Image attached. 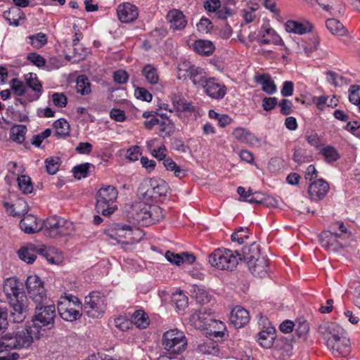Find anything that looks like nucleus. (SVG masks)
Segmentation results:
<instances>
[{"instance_id": "obj_43", "label": "nucleus", "mask_w": 360, "mask_h": 360, "mask_svg": "<svg viewBox=\"0 0 360 360\" xmlns=\"http://www.w3.org/2000/svg\"><path fill=\"white\" fill-rule=\"evenodd\" d=\"M59 236H65L72 234L75 230L72 222L63 218L58 217Z\"/></svg>"}, {"instance_id": "obj_29", "label": "nucleus", "mask_w": 360, "mask_h": 360, "mask_svg": "<svg viewBox=\"0 0 360 360\" xmlns=\"http://www.w3.org/2000/svg\"><path fill=\"white\" fill-rule=\"evenodd\" d=\"M255 81L257 83L260 84L262 85V91L269 95L274 94L277 90L274 82L271 79L269 74L255 75Z\"/></svg>"}, {"instance_id": "obj_51", "label": "nucleus", "mask_w": 360, "mask_h": 360, "mask_svg": "<svg viewBox=\"0 0 360 360\" xmlns=\"http://www.w3.org/2000/svg\"><path fill=\"white\" fill-rule=\"evenodd\" d=\"M349 101L357 105L360 110V86L352 85L349 89Z\"/></svg>"}, {"instance_id": "obj_58", "label": "nucleus", "mask_w": 360, "mask_h": 360, "mask_svg": "<svg viewBox=\"0 0 360 360\" xmlns=\"http://www.w3.org/2000/svg\"><path fill=\"white\" fill-rule=\"evenodd\" d=\"M264 200L263 194L261 193L255 192L252 193L250 190L248 191V195L245 194V201L251 204H261Z\"/></svg>"}, {"instance_id": "obj_12", "label": "nucleus", "mask_w": 360, "mask_h": 360, "mask_svg": "<svg viewBox=\"0 0 360 360\" xmlns=\"http://www.w3.org/2000/svg\"><path fill=\"white\" fill-rule=\"evenodd\" d=\"M25 286L28 296L34 304H39L48 299L43 282L37 275L29 276L27 278Z\"/></svg>"}, {"instance_id": "obj_25", "label": "nucleus", "mask_w": 360, "mask_h": 360, "mask_svg": "<svg viewBox=\"0 0 360 360\" xmlns=\"http://www.w3.org/2000/svg\"><path fill=\"white\" fill-rule=\"evenodd\" d=\"M26 84L27 87L32 89L34 94L32 96L27 94V98L30 101L37 100L40 97L42 91V85L39 81L37 75L34 73H28L25 75Z\"/></svg>"}, {"instance_id": "obj_10", "label": "nucleus", "mask_w": 360, "mask_h": 360, "mask_svg": "<svg viewBox=\"0 0 360 360\" xmlns=\"http://www.w3.org/2000/svg\"><path fill=\"white\" fill-rule=\"evenodd\" d=\"M105 309V298L101 292H92L85 297L84 310L89 317L98 318Z\"/></svg>"}, {"instance_id": "obj_55", "label": "nucleus", "mask_w": 360, "mask_h": 360, "mask_svg": "<svg viewBox=\"0 0 360 360\" xmlns=\"http://www.w3.org/2000/svg\"><path fill=\"white\" fill-rule=\"evenodd\" d=\"M30 40L31 44L37 49L42 47L47 43V38L46 34L43 33H38L36 35H31L28 37Z\"/></svg>"}, {"instance_id": "obj_30", "label": "nucleus", "mask_w": 360, "mask_h": 360, "mask_svg": "<svg viewBox=\"0 0 360 360\" xmlns=\"http://www.w3.org/2000/svg\"><path fill=\"white\" fill-rule=\"evenodd\" d=\"M232 134L236 139L244 143L254 144L259 141L255 135L243 128L236 129Z\"/></svg>"}, {"instance_id": "obj_6", "label": "nucleus", "mask_w": 360, "mask_h": 360, "mask_svg": "<svg viewBox=\"0 0 360 360\" xmlns=\"http://www.w3.org/2000/svg\"><path fill=\"white\" fill-rule=\"evenodd\" d=\"M47 299L44 302L34 304V312L32 316L33 326H38L37 330L41 331L46 329H52L54 327L55 318L56 316V307L53 304H49Z\"/></svg>"}, {"instance_id": "obj_5", "label": "nucleus", "mask_w": 360, "mask_h": 360, "mask_svg": "<svg viewBox=\"0 0 360 360\" xmlns=\"http://www.w3.org/2000/svg\"><path fill=\"white\" fill-rule=\"evenodd\" d=\"M243 256L253 275L263 277L267 274L268 259L261 255L258 244L252 243L250 246L245 247Z\"/></svg>"}, {"instance_id": "obj_16", "label": "nucleus", "mask_w": 360, "mask_h": 360, "mask_svg": "<svg viewBox=\"0 0 360 360\" xmlns=\"http://www.w3.org/2000/svg\"><path fill=\"white\" fill-rule=\"evenodd\" d=\"M202 87L210 98L217 100L223 98L226 93V86L214 77L206 80Z\"/></svg>"}, {"instance_id": "obj_35", "label": "nucleus", "mask_w": 360, "mask_h": 360, "mask_svg": "<svg viewBox=\"0 0 360 360\" xmlns=\"http://www.w3.org/2000/svg\"><path fill=\"white\" fill-rule=\"evenodd\" d=\"M162 164L167 170L174 172L175 176L181 179L186 176V171L177 165L172 158H167Z\"/></svg>"}, {"instance_id": "obj_18", "label": "nucleus", "mask_w": 360, "mask_h": 360, "mask_svg": "<svg viewBox=\"0 0 360 360\" xmlns=\"http://www.w3.org/2000/svg\"><path fill=\"white\" fill-rule=\"evenodd\" d=\"M117 13L120 22H132L138 18L139 10L130 3H124L118 6Z\"/></svg>"}, {"instance_id": "obj_2", "label": "nucleus", "mask_w": 360, "mask_h": 360, "mask_svg": "<svg viewBox=\"0 0 360 360\" xmlns=\"http://www.w3.org/2000/svg\"><path fill=\"white\" fill-rule=\"evenodd\" d=\"M212 314L210 309L201 308L191 316L190 321L196 329L209 330L214 338H223L225 325L223 322L215 320Z\"/></svg>"}, {"instance_id": "obj_44", "label": "nucleus", "mask_w": 360, "mask_h": 360, "mask_svg": "<svg viewBox=\"0 0 360 360\" xmlns=\"http://www.w3.org/2000/svg\"><path fill=\"white\" fill-rule=\"evenodd\" d=\"M172 302L179 311L184 310L188 307V298L182 291H179L172 295Z\"/></svg>"}, {"instance_id": "obj_53", "label": "nucleus", "mask_w": 360, "mask_h": 360, "mask_svg": "<svg viewBox=\"0 0 360 360\" xmlns=\"http://www.w3.org/2000/svg\"><path fill=\"white\" fill-rule=\"evenodd\" d=\"M46 171L50 174H55L60 167V158L57 157L47 158L45 161Z\"/></svg>"}, {"instance_id": "obj_61", "label": "nucleus", "mask_w": 360, "mask_h": 360, "mask_svg": "<svg viewBox=\"0 0 360 360\" xmlns=\"http://www.w3.org/2000/svg\"><path fill=\"white\" fill-rule=\"evenodd\" d=\"M326 27L333 34L344 36L347 33V30L343 24H326Z\"/></svg>"}, {"instance_id": "obj_42", "label": "nucleus", "mask_w": 360, "mask_h": 360, "mask_svg": "<svg viewBox=\"0 0 360 360\" xmlns=\"http://www.w3.org/2000/svg\"><path fill=\"white\" fill-rule=\"evenodd\" d=\"M132 321L140 328H146L149 325L148 317L142 310H137L134 312Z\"/></svg>"}, {"instance_id": "obj_56", "label": "nucleus", "mask_w": 360, "mask_h": 360, "mask_svg": "<svg viewBox=\"0 0 360 360\" xmlns=\"http://www.w3.org/2000/svg\"><path fill=\"white\" fill-rule=\"evenodd\" d=\"M166 18L168 22H186L183 13L177 9L169 11Z\"/></svg>"}, {"instance_id": "obj_37", "label": "nucleus", "mask_w": 360, "mask_h": 360, "mask_svg": "<svg viewBox=\"0 0 360 360\" xmlns=\"http://www.w3.org/2000/svg\"><path fill=\"white\" fill-rule=\"evenodd\" d=\"M295 330L299 338L305 340L309 331V325L304 319L297 320L295 323Z\"/></svg>"}, {"instance_id": "obj_31", "label": "nucleus", "mask_w": 360, "mask_h": 360, "mask_svg": "<svg viewBox=\"0 0 360 360\" xmlns=\"http://www.w3.org/2000/svg\"><path fill=\"white\" fill-rule=\"evenodd\" d=\"M194 50L202 56H210L213 53L214 46L211 41L200 39L195 41Z\"/></svg>"}, {"instance_id": "obj_46", "label": "nucleus", "mask_w": 360, "mask_h": 360, "mask_svg": "<svg viewBox=\"0 0 360 360\" xmlns=\"http://www.w3.org/2000/svg\"><path fill=\"white\" fill-rule=\"evenodd\" d=\"M321 153L324 156L325 160L328 162H335L340 158L338 152L334 147L331 146H328L323 148L321 150Z\"/></svg>"}, {"instance_id": "obj_49", "label": "nucleus", "mask_w": 360, "mask_h": 360, "mask_svg": "<svg viewBox=\"0 0 360 360\" xmlns=\"http://www.w3.org/2000/svg\"><path fill=\"white\" fill-rule=\"evenodd\" d=\"M200 352L204 354L217 355L219 353L218 345L213 342L201 344L198 346Z\"/></svg>"}, {"instance_id": "obj_48", "label": "nucleus", "mask_w": 360, "mask_h": 360, "mask_svg": "<svg viewBox=\"0 0 360 360\" xmlns=\"http://www.w3.org/2000/svg\"><path fill=\"white\" fill-rule=\"evenodd\" d=\"M18 184L20 189L25 194L31 193L33 186L31 179L28 176L21 175L18 177Z\"/></svg>"}, {"instance_id": "obj_21", "label": "nucleus", "mask_w": 360, "mask_h": 360, "mask_svg": "<svg viewBox=\"0 0 360 360\" xmlns=\"http://www.w3.org/2000/svg\"><path fill=\"white\" fill-rule=\"evenodd\" d=\"M249 312L244 308L237 306L231 312L230 321L236 328H240L249 323Z\"/></svg>"}, {"instance_id": "obj_15", "label": "nucleus", "mask_w": 360, "mask_h": 360, "mask_svg": "<svg viewBox=\"0 0 360 360\" xmlns=\"http://www.w3.org/2000/svg\"><path fill=\"white\" fill-rule=\"evenodd\" d=\"M342 235L333 231L331 229L323 231L319 235V241L323 248L328 251L335 252L342 248Z\"/></svg>"}, {"instance_id": "obj_57", "label": "nucleus", "mask_w": 360, "mask_h": 360, "mask_svg": "<svg viewBox=\"0 0 360 360\" xmlns=\"http://www.w3.org/2000/svg\"><path fill=\"white\" fill-rule=\"evenodd\" d=\"M11 86L17 96H23L26 94V86L16 78L11 79Z\"/></svg>"}, {"instance_id": "obj_9", "label": "nucleus", "mask_w": 360, "mask_h": 360, "mask_svg": "<svg viewBox=\"0 0 360 360\" xmlns=\"http://www.w3.org/2000/svg\"><path fill=\"white\" fill-rule=\"evenodd\" d=\"M187 339L183 331L176 328L166 331L162 335V345L169 354H180L187 347Z\"/></svg>"}, {"instance_id": "obj_14", "label": "nucleus", "mask_w": 360, "mask_h": 360, "mask_svg": "<svg viewBox=\"0 0 360 360\" xmlns=\"http://www.w3.org/2000/svg\"><path fill=\"white\" fill-rule=\"evenodd\" d=\"M316 1L324 11L331 15V18L326 20V22L329 21L340 22V18L345 13V6L341 0H316Z\"/></svg>"}, {"instance_id": "obj_27", "label": "nucleus", "mask_w": 360, "mask_h": 360, "mask_svg": "<svg viewBox=\"0 0 360 360\" xmlns=\"http://www.w3.org/2000/svg\"><path fill=\"white\" fill-rule=\"evenodd\" d=\"M155 179L143 180L140 184L137 191L139 198L146 201L153 200V192H154L153 186H155Z\"/></svg>"}, {"instance_id": "obj_32", "label": "nucleus", "mask_w": 360, "mask_h": 360, "mask_svg": "<svg viewBox=\"0 0 360 360\" xmlns=\"http://www.w3.org/2000/svg\"><path fill=\"white\" fill-rule=\"evenodd\" d=\"M4 206L6 212L14 217L20 216L21 214L26 213L27 210L25 202L20 200L16 205H13L9 202H4Z\"/></svg>"}, {"instance_id": "obj_50", "label": "nucleus", "mask_w": 360, "mask_h": 360, "mask_svg": "<svg viewBox=\"0 0 360 360\" xmlns=\"http://www.w3.org/2000/svg\"><path fill=\"white\" fill-rule=\"evenodd\" d=\"M90 166V163H84L75 166L72 169L74 176L77 179L86 177L89 174V169Z\"/></svg>"}, {"instance_id": "obj_33", "label": "nucleus", "mask_w": 360, "mask_h": 360, "mask_svg": "<svg viewBox=\"0 0 360 360\" xmlns=\"http://www.w3.org/2000/svg\"><path fill=\"white\" fill-rule=\"evenodd\" d=\"M188 77L191 79L195 85L202 86L205 81L208 79L204 75L202 68L193 65L190 70Z\"/></svg>"}, {"instance_id": "obj_11", "label": "nucleus", "mask_w": 360, "mask_h": 360, "mask_svg": "<svg viewBox=\"0 0 360 360\" xmlns=\"http://www.w3.org/2000/svg\"><path fill=\"white\" fill-rule=\"evenodd\" d=\"M19 258L27 264H32L37 259V255H40L51 264H55L54 258L49 256L48 251L44 245L37 246L33 244H28L22 247L18 251Z\"/></svg>"}, {"instance_id": "obj_4", "label": "nucleus", "mask_w": 360, "mask_h": 360, "mask_svg": "<svg viewBox=\"0 0 360 360\" xmlns=\"http://www.w3.org/2000/svg\"><path fill=\"white\" fill-rule=\"evenodd\" d=\"M37 327L26 326L21 330L4 335V340L6 341L8 349H17L30 347L34 339L38 340L42 335Z\"/></svg>"}, {"instance_id": "obj_20", "label": "nucleus", "mask_w": 360, "mask_h": 360, "mask_svg": "<svg viewBox=\"0 0 360 360\" xmlns=\"http://www.w3.org/2000/svg\"><path fill=\"white\" fill-rule=\"evenodd\" d=\"M328 190V184L320 179L310 184L308 192L312 200L318 201L325 197Z\"/></svg>"}, {"instance_id": "obj_40", "label": "nucleus", "mask_w": 360, "mask_h": 360, "mask_svg": "<svg viewBox=\"0 0 360 360\" xmlns=\"http://www.w3.org/2000/svg\"><path fill=\"white\" fill-rule=\"evenodd\" d=\"M76 89L82 95H87L91 92V84L85 75H82L77 77Z\"/></svg>"}, {"instance_id": "obj_52", "label": "nucleus", "mask_w": 360, "mask_h": 360, "mask_svg": "<svg viewBox=\"0 0 360 360\" xmlns=\"http://www.w3.org/2000/svg\"><path fill=\"white\" fill-rule=\"evenodd\" d=\"M22 12L20 8H15L8 11L4 12V16L8 22H18L22 19Z\"/></svg>"}, {"instance_id": "obj_47", "label": "nucleus", "mask_w": 360, "mask_h": 360, "mask_svg": "<svg viewBox=\"0 0 360 360\" xmlns=\"http://www.w3.org/2000/svg\"><path fill=\"white\" fill-rule=\"evenodd\" d=\"M193 296L196 301L201 304L208 303L211 299L209 292L206 290L197 286L194 288Z\"/></svg>"}, {"instance_id": "obj_3", "label": "nucleus", "mask_w": 360, "mask_h": 360, "mask_svg": "<svg viewBox=\"0 0 360 360\" xmlns=\"http://www.w3.org/2000/svg\"><path fill=\"white\" fill-rule=\"evenodd\" d=\"M133 219L141 226H148L164 218L163 210L158 205L137 202L130 211Z\"/></svg>"}, {"instance_id": "obj_36", "label": "nucleus", "mask_w": 360, "mask_h": 360, "mask_svg": "<svg viewBox=\"0 0 360 360\" xmlns=\"http://www.w3.org/2000/svg\"><path fill=\"white\" fill-rule=\"evenodd\" d=\"M285 30L288 32L304 34L312 30L311 24H285Z\"/></svg>"}, {"instance_id": "obj_45", "label": "nucleus", "mask_w": 360, "mask_h": 360, "mask_svg": "<svg viewBox=\"0 0 360 360\" xmlns=\"http://www.w3.org/2000/svg\"><path fill=\"white\" fill-rule=\"evenodd\" d=\"M159 125L160 131L162 132L161 136H162L163 138L171 136L175 131L174 123L171 120L160 121Z\"/></svg>"}, {"instance_id": "obj_63", "label": "nucleus", "mask_w": 360, "mask_h": 360, "mask_svg": "<svg viewBox=\"0 0 360 360\" xmlns=\"http://www.w3.org/2000/svg\"><path fill=\"white\" fill-rule=\"evenodd\" d=\"M134 95L138 99L147 102H150L153 98L152 94L148 90L142 87L136 89Z\"/></svg>"}, {"instance_id": "obj_7", "label": "nucleus", "mask_w": 360, "mask_h": 360, "mask_svg": "<svg viewBox=\"0 0 360 360\" xmlns=\"http://www.w3.org/2000/svg\"><path fill=\"white\" fill-rule=\"evenodd\" d=\"M241 259L238 252L227 249H217L209 257V263L217 269L233 271Z\"/></svg>"}, {"instance_id": "obj_64", "label": "nucleus", "mask_w": 360, "mask_h": 360, "mask_svg": "<svg viewBox=\"0 0 360 360\" xmlns=\"http://www.w3.org/2000/svg\"><path fill=\"white\" fill-rule=\"evenodd\" d=\"M52 99L54 105L60 108L65 107L68 103L67 97L62 93H54L52 95Z\"/></svg>"}, {"instance_id": "obj_34", "label": "nucleus", "mask_w": 360, "mask_h": 360, "mask_svg": "<svg viewBox=\"0 0 360 360\" xmlns=\"http://www.w3.org/2000/svg\"><path fill=\"white\" fill-rule=\"evenodd\" d=\"M27 132L25 125H14L11 129L10 138L15 142L22 143L25 141V135Z\"/></svg>"}, {"instance_id": "obj_59", "label": "nucleus", "mask_w": 360, "mask_h": 360, "mask_svg": "<svg viewBox=\"0 0 360 360\" xmlns=\"http://www.w3.org/2000/svg\"><path fill=\"white\" fill-rule=\"evenodd\" d=\"M193 65H191L189 62L184 61L180 63L177 67V77L179 79H185L186 76L188 77L190 70Z\"/></svg>"}, {"instance_id": "obj_22", "label": "nucleus", "mask_w": 360, "mask_h": 360, "mask_svg": "<svg viewBox=\"0 0 360 360\" xmlns=\"http://www.w3.org/2000/svg\"><path fill=\"white\" fill-rule=\"evenodd\" d=\"M326 347L335 356L346 357L351 352L349 341L345 336L333 342L331 345H326Z\"/></svg>"}, {"instance_id": "obj_23", "label": "nucleus", "mask_w": 360, "mask_h": 360, "mask_svg": "<svg viewBox=\"0 0 360 360\" xmlns=\"http://www.w3.org/2000/svg\"><path fill=\"white\" fill-rule=\"evenodd\" d=\"M20 229L25 233L32 234L42 229V225L37 222V218L34 215L25 216L20 221Z\"/></svg>"}, {"instance_id": "obj_19", "label": "nucleus", "mask_w": 360, "mask_h": 360, "mask_svg": "<svg viewBox=\"0 0 360 360\" xmlns=\"http://www.w3.org/2000/svg\"><path fill=\"white\" fill-rule=\"evenodd\" d=\"M105 235L111 239L122 242V238H126L132 234L131 227L129 225L120 224H113L110 229L105 231Z\"/></svg>"}, {"instance_id": "obj_38", "label": "nucleus", "mask_w": 360, "mask_h": 360, "mask_svg": "<svg viewBox=\"0 0 360 360\" xmlns=\"http://www.w3.org/2000/svg\"><path fill=\"white\" fill-rule=\"evenodd\" d=\"M142 74L150 84H156L158 82L159 77L157 69L152 65L148 64L144 66Z\"/></svg>"}, {"instance_id": "obj_26", "label": "nucleus", "mask_w": 360, "mask_h": 360, "mask_svg": "<svg viewBox=\"0 0 360 360\" xmlns=\"http://www.w3.org/2000/svg\"><path fill=\"white\" fill-rule=\"evenodd\" d=\"M42 229L44 235L50 238L59 236L58 217L53 216L49 217L43 222Z\"/></svg>"}, {"instance_id": "obj_17", "label": "nucleus", "mask_w": 360, "mask_h": 360, "mask_svg": "<svg viewBox=\"0 0 360 360\" xmlns=\"http://www.w3.org/2000/svg\"><path fill=\"white\" fill-rule=\"evenodd\" d=\"M257 41L262 44H280L282 42L281 38L278 35L274 29L269 27V24H264L257 35Z\"/></svg>"}, {"instance_id": "obj_60", "label": "nucleus", "mask_w": 360, "mask_h": 360, "mask_svg": "<svg viewBox=\"0 0 360 360\" xmlns=\"http://www.w3.org/2000/svg\"><path fill=\"white\" fill-rule=\"evenodd\" d=\"M174 110L179 112H193L195 110L194 107L191 103L187 102L184 98L179 101L176 102V105L174 107Z\"/></svg>"}, {"instance_id": "obj_13", "label": "nucleus", "mask_w": 360, "mask_h": 360, "mask_svg": "<svg viewBox=\"0 0 360 360\" xmlns=\"http://www.w3.org/2000/svg\"><path fill=\"white\" fill-rule=\"evenodd\" d=\"M318 333L325 341L326 345H331L333 342L345 336V330L334 322H325L318 327Z\"/></svg>"}, {"instance_id": "obj_8", "label": "nucleus", "mask_w": 360, "mask_h": 360, "mask_svg": "<svg viewBox=\"0 0 360 360\" xmlns=\"http://www.w3.org/2000/svg\"><path fill=\"white\" fill-rule=\"evenodd\" d=\"M118 192L115 186L108 185L101 187L96 195V209L98 213L108 217L116 210L112 205L117 198Z\"/></svg>"}, {"instance_id": "obj_62", "label": "nucleus", "mask_w": 360, "mask_h": 360, "mask_svg": "<svg viewBox=\"0 0 360 360\" xmlns=\"http://www.w3.org/2000/svg\"><path fill=\"white\" fill-rule=\"evenodd\" d=\"M309 156L307 155L306 150L302 148L295 149L293 153V160L297 163H302L309 160Z\"/></svg>"}, {"instance_id": "obj_1", "label": "nucleus", "mask_w": 360, "mask_h": 360, "mask_svg": "<svg viewBox=\"0 0 360 360\" xmlns=\"http://www.w3.org/2000/svg\"><path fill=\"white\" fill-rule=\"evenodd\" d=\"M4 292L9 299L11 307V316L13 321L22 322L27 316L29 309L27 299L20 288L19 281L15 278H6L4 284Z\"/></svg>"}, {"instance_id": "obj_24", "label": "nucleus", "mask_w": 360, "mask_h": 360, "mask_svg": "<svg viewBox=\"0 0 360 360\" xmlns=\"http://www.w3.org/2000/svg\"><path fill=\"white\" fill-rule=\"evenodd\" d=\"M58 311L60 317L67 321H73L81 316L80 312L71 307L70 301L67 304L59 302L58 304Z\"/></svg>"}, {"instance_id": "obj_41", "label": "nucleus", "mask_w": 360, "mask_h": 360, "mask_svg": "<svg viewBox=\"0 0 360 360\" xmlns=\"http://www.w3.org/2000/svg\"><path fill=\"white\" fill-rule=\"evenodd\" d=\"M155 186H153L154 192H153V199L161 196H165L169 190L168 184L163 180L155 179Z\"/></svg>"}, {"instance_id": "obj_54", "label": "nucleus", "mask_w": 360, "mask_h": 360, "mask_svg": "<svg viewBox=\"0 0 360 360\" xmlns=\"http://www.w3.org/2000/svg\"><path fill=\"white\" fill-rule=\"evenodd\" d=\"M249 229L248 228H239L236 232L231 235V240L235 242H238L239 244H243L245 240L249 238L247 233Z\"/></svg>"}, {"instance_id": "obj_39", "label": "nucleus", "mask_w": 360, "mask_h": 360, "mask_svg": "<svg viewBox=\"0 0 360 360\" xmlns=\"http://www.w3.org/2000/svg\"><path fill=\"white\" fill-rule=\"evenodd\" d=\"M53 127L58 137H65L70 134V124L65 119L61 118L54 122Z\"/></svg>"}, {"instance_id": "obj_28", "label": "nucleus", "mask_w": 360, "mask_h": 360, "mask_svg": "<svg viewBox=\"0 0 360 360\" xmlns=\"http://www.w3.org/2000/svg\"><path fill=\"white\" fill-rule=\"evenodd\" d=\"M275 332L276 329L273 326H268L266 330L260 331L258 334L259 345L264 348L271 347L276 337Z\"/></svg>"}]
</instances>
